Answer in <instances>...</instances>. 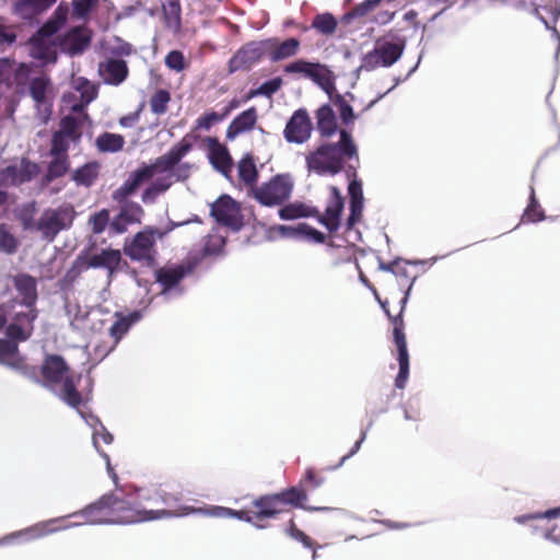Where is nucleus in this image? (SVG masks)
I'll use <instances>...</instances> for the list:
<instances>
[{"instance_id":"1","label":"nucleus","mask_w":560,"mask_h":560,"mask_svg":"<svg viewBox=\"0 0 560 560\" xmlns=\"http://www.w3.org/2000/svg\"><path fill=\"white\" fill-rule=\"evenodd\" d=\"M145 508H139L131 494L116 489L85 506L80 514L92 524H133L148 522Z\"/></svg>"},{"instance_id":"2","label":"nucleus","mask_w":560,"mask_h":560,"mask_svg":"<svg viewBox=\"0 0 560 560\" xmlns=\"http://www.w3.org/2000/svg\"><path fill=\"white\" fill-rule=\"evenodd\" d=\"M339 135L337 143H324L306 156L310 171L318 175H335L343 170L346 160L358 155L352 136L345 129L340 130Z\"/></svg>"},{"instance_id":"3","label":"nucleus","mask_w":560,"mask_h":560,"mask_svg":"<svg viewBox=\"0 0 560 560\" xmlns=\"http://www.w3.org/2000/svg\"><path fill=\"white\" fill-rule=\"evenodd\" d=\"M305 503V491L296 487H290L278 493L265 494L253 501V511L256 523L275 518L288 511V506L300 508L305 511H323L327 508L307 506Z\"/></svg>"},{"instance_id":"4","label":"nucleus","mask_w":560,"mask_h":560,"mask_svg":"<svg viewBox=\"0 0 560 560\" xmlns=\"http://www.w3.org/2000/svg\"><path fill=\"white\" fill-rule=\"evenodd\" d=\"M138 498L152 502L155 506L154 509H147V512H152L147 515L148 521L178 517L195 513L202 514L203 512L202 508L183 504V495L179 491H167L162 485L153 487L144 494L139 493Z\"/></svg>"},{"instance_id":"5","label":"nucleus","mask_w":560,"mask_h":560,"mask_svg":"<svg viewBox=\"0 0 560 560\" xmlns=\"http://www.w3.org/2000/svg\"><path fill=\"white\" fill-rule=\"evenodd\" d=\"M32 73L33 67L22 62L14 70V82L18 88L27 85L28 95L37 110L50 114L55 100V88L51 78L44 72L38 75H32Z\"/></svg>"},{"instance_id":"6","label":"nucleus","mask_w":560,"mask_h":560,"mask_svg":"<svg viewBox=\"0 0 560 560\" xmlns=\"http://www.w3.org/2000/svg\"><path fill=\"white\" fill-rule=\"evenodd\" d=\"M373 294L377 302L380 303L382 310L387 315L392 326H393V337H394V343L397 348V361L399 365L398 374L395 378V386L399 389L405 388L406 383L409 377V353L407 349V340L405 335V322L402 318V314L406 307L407 303V294L400 299V307L397 315H393L388 310V302L387 300L383 301L381 300L377 290L374 287H371Z\"/></svg>"},{"instance_id":"7","label":"nucleus","mask_w":560,"mask_h":560,"mask_svg":"<svg viewBox=\"0 0 560 560\" xmlns=\"http://www.w3.org/2000/svg\"><path fill=\"white\" fill-rule=\"evenodd\" d=\"M283 72L287 74H301L312 80L324 90L329 97H331L332 92H336L334 73L326 65L298 59L285 65Z\"/></svg>"},{"instance_id":"8","label":"nucleus","mask_w":560,"mask_h":560,"mask_svg":"<svg viewBox=\"0 0 560 560\" xmlns=\"http://www.w3.org/2000/svg\"><path fill=\"white\" fill-rule=\"evenodd\" d=\"M74 217L75 212L70 206L46 209L37 220L36 232L40 233L43 240L52 242L59 232L72 225Z\"/></svg>"},{"instance_id":"9","label":"nucleus","mask_w":560,"mask_h":560,"mask_svg":"<svg viewBox=\"0 0 560 560\" xmlns=\"http://www.w3.org/2000/svg\"><path fill=\"white\" fill-rule=\"evenodd\" d=\"M293 182L287 175H276L254 189L255 199L262 206L273 207L285 202L292 194Z\"/></svg>"},{"instance_id":"10","label":"nucleus","mask_w":560,"mask_h":560,"mask_svg":"<svg viewBox=\"0 0 560 560\" xmlns=\"http://www.w3.org/2000/svg\"><path fill=\"white\" fill-rule=\"evenodd\" d=\"M404 49V40L377 44L373 50L363 56L359 70L372 71L378 67H390L401 57Z\"/></svg>"},{"instance_id":"11","label":"nucleus","mask_w":560,"mask_h":560,"mask_svg":"<svg viewBox=\"0 0 560 560\" xmlns=\"http://www.w3.org/2000/svg\"><path fill=\"white\" fill-rule=\"evenodd\" d=\"M266 56L264 40H252L244 44L232 56L228 63L229 73L249 71Z\"/></svg>"},{"instance_id":"12","label":"nucleus","mask_w":560,"mask_h":560,"mask_svg":"<svg viewBox=\"0 0 560 560\" xmlns=\"http://www.w3.org/2000/svg\"><path fill=\"white\" fill-rule=\"evenodd\" d=\"M211 217L222 226L232 231H240L243 226V219L236 201L228 195L220 196L212 205Z\"/></svg>"},{"instance_id":"13","label":"nucleus","mask_w":560,"mask_h":560,"mask_svg":"<svg viewBox=\"0 0 560 560\" xmlns=\"http://www.w3.org/2000/svg\"><path fill=\"white\" fill-rule=\"evenodd\" d=\"M201 258L188 257L185 261L176 266H165L155 271V280L162 287V292H167L179 284L185 276L191 273L200 264Z\"/></svg>"},{"instance_id":"14","label":"nucleus","mask_w":560,"mask_h":560,"mask_svg":"<svg viewBox=\"0 0 560 560\" xmlns=\"http://www.w3.org/2000/svg\"><path fill=\"white\" fill-rule=\"evenodd\" d=\"M195 137L186 135L179 142L174 144L165 154L159 156L154 163L144 165L145 168H151L152 177L156 172L172 171L180 160L186 156L194 147Z\"/></svg>"},{"instance_id":"15","label":"nucleus","mask_w":560,"mask_h":560,"mask_svg":"<svg viewBox=\"0 0 560 560\" xmlns=\"http://www.w3.org/2000/svg\"><path fill=\"white\" fill-rule=\"evenodd\" d=\"M313 131V122L306 108L296 109L289 118L283 137L289 143L302 144L308 141Z\"/></svg>"},{"instance_id":"16","label":"nucleus","mask_w":560,"mask_h":560,"mask_svg":"<svg viewBox=\"0 0 560 560\" xmlns=\"http://www.w3.org/2000/svg\"><path fill=\"white\" fill-rule=\"evenodd\" d=\"M38 164L23 158L19 164H12L0 170V186H20L24 183L31 182L38 175Z\"/></svg>"},{"instance_id":"17","label":"nucleus","mask_w":560,"mask_h":560,"mask_svg":"<svg viewBox=\"0 0 560 560\" xmlns=\"http://www.w3.org/2000/svg\"><path fill=\"white\" fill-rule=\"evenodd\" d=\"M70 368L59 354H47L40 365V384L49 389H55L70 374Z\"/></svg>"},{"instance_id":"18","label":"nucleus","mask_w":560,"mask_h":560,"mask_svg":"<svg viewBox=\"0 0 560 560\" xmlns=\"http://www.w3.org/2000/svg\"><path fill=\"white\" fill-rule=\"evenodd\" d=\"M0 364L20 371L27 377H36V368L26 364L24 357L20 354L18 343L0 338Z\"/></svg>"},{"instance_id":"19","label":"nucleus","mask_w":560,"mask_h":560,"mask_svg":"<svg viewBox=\"0 0 560 560\" xmlns=\"http://www.w3.org/2000/svg\"><path fill=\"white\" fill-rule=\"evenodd\" d=\"M266 55L272 62L294 57L301 47L298 38L290 37L280 42L277 37L264 39Z\"/></svg>"},{"instance_id":"20","label":"nucleus","mask_w":560,"mask_h":560,"mask_svg":"<svg viewBox=\"0 0 560 560\" xmlns=\"http://www.w3.org/2000/svg\"><path fill=\"white\" fill-rule=\"evenodd\" d=\"M62 522V517L42 521L24 529L12 533L10 537H21L26 541L40 539L59 530L69 528V525H60Z\"/></svg>"},{"instance_id":"21","label":"nucleus","mask_w":560,"mask_h":560,"mask_svg":"<svg viewBox=\"0 0 560 560\" xmlns=\"http://www.w3.org/2000/svg\"><path fill=\"white\" fill-rule=\"evenodd\" d=\"M208 158L214 170L225 177L230 176L233 167V160L228 148L220 143L217 138H207Z\"/></svg>"},{"instance_id":"22","label":"nucleus","mask_w":560,"mask_h":560,"mask_svg":"<svg viewBox=\"0 0 560 560\" xmlns=\"http://www.w3.org/2000/svg\"><path fill=\"white\" fill-rule=\"evenodd\" d=\"M152 178L151 168H145L144 165L130 173L125 183L113 191L112 198L115 202L130 201L128 198L132 196L138 188Z\"/></svg>"},{"instance_id":"23","label":"nucleus","mask_w":560,"mask_h":560,"mask_svg":"<svg viewBox=\"0 0 560 560\" xmlns=\"http://www.w3.org/2000/svg\"><path fill=\"white\" fill-rule=\"evenodd\" d=\"M152 178L151 168H145L144 165L130 173L125 183L113 191L112 198L115 202L130 201L128 198L132 196L138 188Z\"/></svg>"},{"instance_id":"24","label":"nucleus","mask_w":560,"mask_h":560,"mask_svg":"<svg viewBox=\"0 0 560 560\" xmlns=\"http://www.w3.org/2000/svg\"><path fill=\"white\" fill-rule=\"evenodd\" d=\"M436 260V257H431L430 259H402L400 257H396L394 260H385L382 257H378L380 268L385 271H390L396 276H401L406 278H410L411 281L408 285L407 291L404 293L402 298L407 294L409 295V291L416 280L417 276H410L407 271V266H418V265H432Z\"/></svg>"},{"instance_id":"25","label":"nucleus","mask_w":560,"mask_h":560,"mask_svg":"<svg viewBox=\"0 0 560 560\" xmlns=\"http://www.w3.org/2000/svg\"><path fill=\"white\" fill-rule=\"evenodd\" d=\"M343 209V197L335 186L330 187V196L325 208L324 214L319 215V221L329 231H336L340 224V215Z\"/></svg>"},{"instance_id":"26","label":"nucleus","mask_w":560,"mask_h":560,"mask_svg":"<svg viewBox=\"0 0 560 560\" xmlns=\"http://www.w3.org/2000/svg\"><path fill=\"white\" fill-rule=\"evenodd\" d=\"M93 247H88L84 252H82L80 255L85 256L86 265L90 268H106L109 271H113L116 269V267L119 265L121 255L118 249H103L98 254H92L91 249Z\"/></svg>"},{"instance_id":"27","label":"nucleus","mask_w":560,"mask_h":560,"mask_svg":"<svg viewBox=\"0 0 560 560\" xmlns=\"http://www.w3.org/2000/svg\"><path fill=\"white\" fill-rule=\"evenodd\" d=\"M258 120L256 107L252 106L238 114L226 128V139L234 140L242 133L252 131Z\"/></svg>"},{"instance_id":"28","label":"nucleus","mask_w":560,"mask_h":560,"mask_svg":"<svg viewBox=\"0 0 560 560\" xmlns=\"http://www.w3.org/2000/svg\"><path fill=\"white\" fill-rule=\"evenodd\" d=\"M12 281L22 298L21 304L26 307L35 306L38 299L36 279L27 273H18L12 278Z\"/></svg>"},{"instance_id":"29","label":"nucleus","mask_w":560,"mask_h":560,"mask_svg":"<svg viewBox=\"0 0 560 560\" xmlns=\"http://www.w3.org/2000/svg\"><path fill=\"white\" fill-rule=\"evenodd\" d=\"M100 73L105 83L119 85L127 79L129 69L125 60L110 58L100 65Z\"/></svg>"},{"instance_id":"30","label":"nucleus","mask_w":560,"mask_h":560,"mask_svg":"<svg viewBox=\"0 0 560 560\" xmlns=\"http://www.w3.org/2000/svg\"><path fill=\"white\" fill-rule=\"evenodd\" d=\"M115 322L109 328V335L114 342L108 352L118 345L121 338L129 331L130 327L140 320L141 313L139 311H133L128 315H124L122 313L117 312L115 313Z\"/></svg>"},{"instance_id":"31","label":"nucleus","mask_w":560,"mask_h":560,"mask_svg":"<svg viewBox=\"0 0 560 560\" xmlns=\"http://www.w3.org/2000/svg\"><path fill=\"white\" fill-rule=\"evenodd\" d=\"M57 0H18L14 12L24 20H31L51 8Z\"/></svg>"},{"instance_id":"32","label":"nucleus","mask_w":560,"mask_h":560,"mask_svg":"<svg viewBox=\"0 0 560 560\" xmlns=\"http://www.w3.org/2000/svg\"><path fill=\"white\" fill-rule=\"evenodd\" d=\"M203 515L211 516V517H218V518H229V517H235L237 520L256 524L258 527L264 528L262 525H258L256 523L255 514L253 509L252 510H233L230 508L224 506H218L212 505L209 508H205Z\"/></svg>"},{"instance_id":"33","label":"nucleus","mask_w":560,"mask_h":560,"mask_svg":"<svg viewBox=\"0 0 560 560\" xmlns=\"http://www.w3.org/2000/svg\"><path fill=\"white\" fill-rule=\"evenodd\" d=\"M317 130L322 137L329 138L337 131V117L329 104L322 105L316 112Z\"/></svg>"},{"instance_id":"34","label":"nucleus","mask_w":560,"mask_h":560,"mask_svg":"<svg viewBox=\"0 0 560 560\" xmlns=\"http://www.w3.org/2000/svg\"><path fill=\"white\" fill-rule=\"evenodd\" d=\"M319 215L317 209L312 208L303 202L295 201L288 203L279 209V217L282 220H295L300 218Z\"/></svg>"},{"instance_id":"35","label":"nucleus","mask_w":560,"mask_h":560,"mask_svg":"<svg viewBox=\"0 0 560 560\" xmlns=\"http://www.w3.org/2000/svg\"><path fill=\"white\" fill-rule=\"evenodd\" d=\"M59 398L68 406L79 409L83 402L81 393L77 389V384L72 375H69L61 382Z\"/></svg>"},{"instance_id":"36","label":"nucleus","mask_w":560,"mask_h":560,"mask_svg":"<svg viewBox=\"0 0 560 560\" xmlns=\"http://www.w3.org/2000/svg\"><path fill=\"white\" fill-rule=\"evenodd\" d=\"M100 167L96 161L88 162L73 172L72 179L78 186L91 187L100 175Z\"/></svg>"},{"instance_id":"37","label":"nucleus","mask_w":560,"mask_h":560,"mask_svg":"<svg viewBox=\"0 0 560 560\" xmlns=\"http://www.w3.org/2000/svg\"><path fill=\"white\" fill-rule=\"evenodd\" d=\"M240 179L247 186H253L258 179V171L252 155L246 154L237 165Z\"/></svg>"},{"instance_id":"38","label":"nucleus","mask_w":560,"mask_h":560,"mask_svg":"<svg viewBox=\"0 0 560 560\" xmlns=\"http://www.w3.org/2000/svg\"><path fill=\"white\" fill-rule=\"evenodd\" d=\"M164 234L165 232L161 229L148 225L138 232L130 242L126 240L125 245H154L162 240Z\"/></svg>"},{"instance_id":"39","label":"nucleus","mask_w":560,"mask_h":560,"mask_svg":"<svg viewBox=\"0 0 560 560\" xmlns=\"http://www.w3.org/2000/svg\"><path fill=\"white\" fill-rule=\"evenodd\" d=\"M96 147L101 152H118L124 148L125 138L118 133L104 132L96 138Z\"/></svg>"},{"instance_id":"40","label":"nucleus","mask_w":560,"mask_h":560,"mask_svg":"<svg viewBox=\"0 0 560 560\" xmlns=\"http://www.w3.org/2000/svg\"><path fill=\"white\" fill-rule=\"evenodd\" d=\"M124 253L132 260H137L142 266L152 267L155 265V247H124Z\"/></svg>"},{"instance_id":"41","label":"nucleus","mask_w":560,"mask_h":560,"mask_svg":"<svg viewBox=\"0 0 560 560\" xmlns=\"http://www.w3.org/2000/svg\"><path fill=\"white\" fill-rule=\"evenodd\" d=\"M119 205L118 214L129 224H139L144 215L143 208L135 201L117 202Z\"/></svg>"},{"instance_id":"42","label":"nucleus","mask_w":560,"mask_h":560,"mask_svg":"<svg viewBox=\"0 0 560 560\" xmlns=\"http://www.w3.org/2000/svg\"><path fill=\"white\" fill-rule=\"evenodd\" d=\"M529 189H530L529 202L524 210L522 220L525 222L535 223V222H539L545 219V211L541 208V206L536 197L534 186H530Z\"/></svg>"},{"instance_id":"43","label":"nucleus","mask_w":560,"mask_h":560,"mask_svg":"<svg viewBox=\"0 0 560 560\" xmlns=\"http://www.w3.org/2000/svg\"><path fill=\"white\" fill-rule=\"evenodd\" d=\"M337 25L336 18L329 12L316 14L312 21V27L326 36L332 35L337 30Z\"/></svg>"},{"instance_id":"44","label":"nucleus","mask_w":560,"mask_h":560,"mask_svg":"<svg viewBox=\"0 0 560 560\" xmlns=\"http://www.w3.org/2000/svg\"><path fill=\"white\" fill-rule=\"evenodd\" d=\"M52 160L49 162L46 173V180L52 182L62 177L70 167L69 156L50 155Z\"/></svg>"},{"instance_id":"45","label":"nucleus","mask_w":560,"mask_h":560,"mask_svg":"<svg viewBox=\"0 0 560 560\" xmlns=\"http://www.w3.org/2000/svg\"><path fill=\"white\" fill-rule=\"evenodd\" d=\"M35 202L23 205L16 211V219L20 221L24 230L36 232L37 220L35 219Z\"/></svg>"},{"instance_id":"46","label":"nucleus","mask_w":560,"mask_h":560,"mask_svg":"<svg viewBox=\"0 0 560 560\" xmlns=\"http://www.w3.org/2000/svg\"><path fill=\"white\" fill-rule=\"evenodd\" d=\"M113 440H114L113 435L104 427H102L100 430H97L93 433V444L97 448V451L100 452L102 457L106 460L107 471L112 476L115 483H117L118 477H117L116 472L114 471V468L110 466L109 456L106 453L101 452L98 448L101 441L104 444H110L113 442Z\"/></svg>"},{"instance_id":"47","label":"nucleus","mask_w":560,"mask_h":560,"mask_svg":"<svg viewBox=\"0 0 560 560\" xmlns=\"http://www.w3.org/2000/svg\"><path fill=\"white\" fill-rule=\"evenodd\" d=\"M171 100V93L167 90H156L149 101L151 112L158 116L165 114L168 109V103Z\"/></svg>"},{"instance_id":"48","label":"nucleus","mask_w":560,"mask_h":560,"mask_svg":"<svg viewBox=\"0 0 560 560\" xmlns=\"http://www.w3.org/2000/svg\"><path fill=\"white\" fill-rule=\"evenodd\" d=\"M383 0H364L343 14L341 22L350 23L353 19L363 18L373 11Z\"/></svg>"},{"instance_id":"49","label":"nucleus","mask_w":560,"mask_h":560,"mask_svg":"<svg viewBox=\"0 0 560 560\" xmlns=\"http://www.w3.org/2000/svg\"><path fill=\"white\" fill-rule=\"evenodd\" d=\"M59 127L60 128L57 130V132H61V135L70 138L72 142L80 140L82 136L80 130V122L74 116L68 115L62 117Z\"/></svg>"},{"instance_id":"50","label":"nucleus","mask_w":560,"mask_h":560,"mask_svg":"<svg viewBox=\"0 0 560 560\" xmlns=\"http://www.w3.org/2000/svg\"><path fill=\"white\" fill-rule=\"evenodd\" d=\"M334 93L335 92L331 93V97L329 98L338 108L342 124L346 126L352 124L355 118L352 106L349 104V102L346 100L343 95Z\"/></svg>"},{"instance_id":"51","label":"nucleus","mask_w":560,"mask_h":560,"mask_svg":"<svg viewBox=\"0 0 560 560\" xmlns=\"http://www.w3.org/2000/svg\"><path fill=\"white\" fill-rule=\"evenodd\" d=\"M163 14L165 23L168 27L179 28L182 24V9L178 0H170L163 7Z\"/></svg>"},{"instance_id":"52","label":"nucleus","mask_w":560,"mask_h":560,"mask_svg":"<svg viewBox=\"0 0 560 560\" xmlns=\"http://www.w3.org/2000/svg\"><path fill=\"white\" fill-rule=\"evenodd\" d=\"M89 267L85 261L84 255H79L75 260L73 261L72 266L68 269L66 275L63 276L61 283L63 288L71 287L78 278L81 276V273L85 270H88Z\"/></svg>"},{"instance_id":"53","label":"nucleus","mask_w":560,"mask_h":560,"mask_svg":"<svg viewBox=\"0 0 560 560\" xmlns=\"http://www.w3.org/2000/svg\"><path fill=\"white\" fill-rule=\"evenodd\" d=\"M91 38L80 30H74L68 37L69 50L71 54H80L90 45Z\"/></svg>"},{"instance_id":"54","label":"nucleus","mask_w":560,"mask_h":560,"mask_svg":"<svg viewBox=\"0 0 560 560\" xmlns=\"http://www.w3.org/2000/svg\"><path fill=\"white\" fill-rule=\"evenodd\" d=\"M324 482V478L318 476L313 468H307L303 478L300 481L299 490L305 491V501L307 500V492L313 491L320 487Z\"/></svg>"},{"instance_id":"55","label":"nucleus","mask_w":560,"mask_h":560,"mask_svg":"<svg viewBox=\"0 0 560 560\" xmlns=\"http://www.w3.org/2000/svg\"><path fill=\"white\" fill-rule=\"evenodd\" d=\"M93 234L103 233L106 228H109V210L102 209L93 213L88 221Z\"/></svg>"},{"instance_id":"56","label":"nucleus","mask_w":560,"mask_h":560,"mask_svg":"<svg viewBox=\"0 0 560 560\" xmlns=\"http://www.w3.org/2000/svg\"><path fill=\"white\" fill-rule=\"evenodd\" d=\"M32 335L33 330L26 327H21L20 324L10 323L5 327V339L15 343L26 341Z\"/></svg>"},{"instance_id":"57","label":"nucleus","mask_w":560,"mask_h":560,"mask_svg":"<svg viewBox=\"0 0 560 560\" xmlns=\"http://www.w3.org/2000/svg\"><path fill=\"white\" fill-rule=\"evenodd\" d=\"M70 138L55 131L51 137V147L49 150L50 155L68 156V149L70 147Z\"/></svg>"},{"instance_id":"58","label":"nucleus","mask_w":560,"mask_h":560,"mask_svg":"<svg viewBox=\"0 0 560 560\" xmlns=\"http://www.w3.org/2000/svg\"><path fill=\"white\" fill-rule=\"evenodd\" d=\"M27 308V312L16 313L13 317L12 323L20 324L21 327H26L34 331V322L38 316V310L35 306Z\"/></svg>"},{"instance_id":"59","label":"nucleus","mask_w":560,"mask_h":560,"mask_svg":"<svg viewBox=\"0 0 560 560\" xmlns=\"http://www.w3.org/2000/svg\"><path fill=\"white\" fill-rule=\"evenodd\" d=\"M225 118L223 113L208 112L196 120V129L209 130L214 124Z\"/></svg>"},{"instance_id":"60","label":"nucleus","mask_w":560,"mask_h":560,"mask_svg":"<svg viewBox=\"0 0 560 560\" xmlns=\"http://www.w3.org/2000/svg\"><path fill=\"white\" fill-rule=\"evenodd\" d=\"M287 532L293 539L301 541L303 544V546H305L306 548L315 547V541L310 536H307L304 532H302L301 529H299L296 527L293 518L290 520L289 528Z\"/></svg>"},{"instance_id":"61","label":"nucleus","mask_w":560,"mask_h":560,"mask_svg":"<svg viewBox=\"0 0 560 560\" xmlns=\"http://www.w3.org/2000/svg\"><path fill=\"white\" fill-rule=\"evenodd\" d=\"M165 65L172 70L180 72L185 69V57L179 50H172L165 57Z\"/></svg>"},{"instance_id":"62","label":"nucleus","mask_w":560,"mask_h":560,"mask_svg":"<svg viewBox=\"0 0 560 560\" xmlns=\"http://www.w3.org/2000/svg\"><path fill=\"white\" fill-rule=\"evenodd\" d=\"M98 0H73V13L78 18H86L89 13L96 7Z\"/></svg>"},{"instance_id":"63","label":"nucleus","mask_w":560,"mask_h":560,"mask_svg":"<svg viewBox=\"0 0 560 560\" xmlns=\"http://www.w3.org/2000/svg\"><path fill=\"white\" fill-rule=\"evenodd\" d=\"M283 84V80L280 77H276L271 80L264 82L258 86V92L267 97H271L276 92L280 90Z\"/></svg>"},{"instance_id":"64","label":"nucleus","mask_w":560,"mask_h":560,"mask_svg":"<svg viewBox=\"0 0 560 560\" xmlns=\"http://www.w3.org/2000/svg\"><path fill=\"white\" fill-rule=\"evenodd\" d=\"M363 212V202H350V214L347 219V232L349 233L361 220Z\"/></svg>"}]
</instances>
